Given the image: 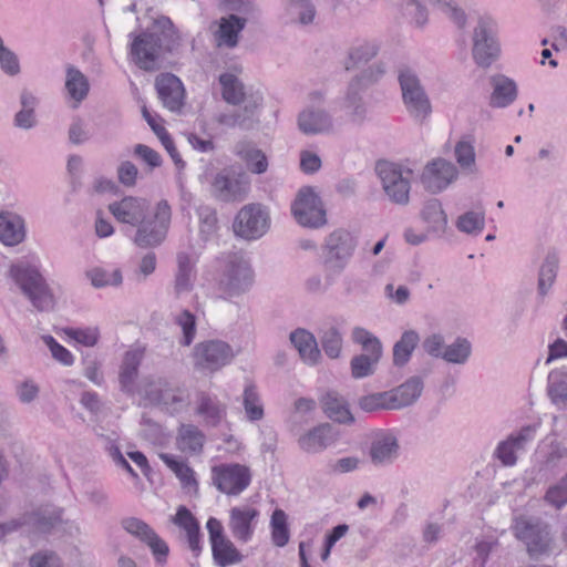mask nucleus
<instances>
[{
	"label": "nucleus",
	"instance_id": "obj_1",
	"mask_svg": "<svg viewBox=\"0 0 567 567\" xmlns=\"http://www.w3.org/2000/svg\"><path fill=\"white\" fill-rule=\"evenodd\" d=\"M213 285L217 296L233 300L248 292L254 285V270L249 259L238 251L225 252L214 262Z\"/></svg>",
	"mask_w": 567,
	"mask_h": 567
},
{
	"label": "nucleus",
	"instance_id": "obj_2",
	"mask_svg": "<svg viewBox=\"0 0 567 567\" xmlns=\"http://www.w3.org/2000/svg\"><path fill=\"white\" fill-rule=\"evenodd\" d=\"M175 37L171 19L164 16L157 18L150 31L136 37L132 42V59L141 69L153 70L161 49L169 50Z\"/></svg>",
	"mask_w": 567,
	"mask_h": 567
},
{
	"label": "nucleus",
	"instance_id": "obj_3",
	"mask_svg": "<svg viewBox=\"0 0 567 567\" xmlns=\"http://www.w3.org/2000/svg\"><path fill=\"white\" fill-rule=\"evenodd\" d=\"M9 277L34 308L40 311H49L54 308L55 299L50 286L41 274L39 260H21L11 265Z\"/></svg>",
	"mask_w": 567,
	"mask_h": 567
},
{
	"label": "nucleus",
	"instance_id": "obj_4",
	"mask_svg": "<svg viewBox=\"0 0 567 567\" xmlns=\"http://www.w3.org/2000/svg\"><path fill=\"white\" fill-rule=\"evenodd\" d=\"M358 247L357 237L346 228L330 231L321 245V262L327 277L340 276L350 265Z\"/></svg>",
	"mask_w": 567,
	"mask_h": 567
},
{
	"label": "nucleus",
	"instance_id": "obj_5",
	"mask_svg": "<svg viewBox=\"0 0 567 567\" xmlns=\"http://www.w3.org/2000/svg\"><path fill=\"white\" fill-rule=\"evenodd\" d=\"M501 55L497 21L491 14H482L472 32V59L477 66L488 69Z\"/></svg>",
	"mask_w": 567,
	"mask_h": 567
},
{
	"label": "nucleus",
	"instance_id": "obj_6",
	"mask_svg": "<svg viewBox=\"0 0 567 567\" xmlns=\"http://www.w3.org/2000/svg\"><path fill=\"white\" fill-rule=\"evenodd\" d=\"M374 169L385 197L395 205H408L413 171L405 165L390 161L377 162Z\"/></svg>",
	"mask_w": 567,
	"mask_h": 567
},
{
	"label": "nucleus",
	"instance_id": "obj_7",
	"mask_svg": "<svg viewBox=\"0 0 567 567\" xmlns=\"http://www.w3.org/2000/svg\"><path fill=\"white\" fill-rule=\"evenodd\" d=\"M172 219L171 206L166 200L156 204L153 210L136 226L132 241L140 248H155L166 239Z\"/></svg>",
	"mask_w": 567,
	"mask_h": 567
},
{
	"label": "nucleus",
	"instance_id": "obj_8",
	"mask_svg": "<svg viewBox=\"0 0 567 567\" xmlns=\"http://www.w3.org/2000/svg\"><path fill=\"white\" fill-rule=\"evenodd\" d=\"M398 81L408 114L415 121H425L432 113V104L417 73L411 68H401Z\"/></svg>",
	"mask_w": 567,
	"mask_h": 567
},
{
	"label": "nucleus",
	"instance_id": "obj_9",
	"mask_svg": "<svg viewBox=\"0 0 567 567\" xmlns=\"http://www.w3.org/2000/svg\"><path fill=\"white\" fill-rule=\"evenodd\" d=\"M514 535L524 543L530 557L550 554L555 546L550 527L539 519L518 516L513 524Z\"/></svg>",
	"mask_w": 567,
	"mask_h": 567
},
{
	"label": "nucleus",
	"instance_id": "obj_10",
	"mask_svg": "<svg viewBox=\"0 0 567 567\" xmlns=\"http://www.w3.org/2000/svg\"><path fill=\"white\" fill-rule=\"evenodd\" d=\"M290 209L296 223L303 228L320 229L328 224L324 204L311 186H303L297 192Z\"/></svg>",
	"mask_w": 567,
	"mask_h": 567
},
{
	"label": "nucleus",
	"instance_id": "obj_11",
	"mask_svg": "<svg viewBox=\"0 0 567 567\" xmlns=\"http://www.w3.org/2000/svg\"><path fill=\"white\" fill-rule=\"evenodd\" d=\"M309 103L305 105L297 116L298 130L308 136L331 134L334 130L332 115L320 106L323 94L313 91L308 95Z\"/></svg>",
	"mask_w": 567,
	"mask_h": 567
},
{
	"label": "nucleus",
	"instance_id": "obj_12",
	"mask_svg": "<svg viewBox=\"0 0 567 567\" xmlns=\"http://www.w3.org/2000/svg\"><path fill=\"white\" fill-rule=\"evenodd\" d=\"M251 471L247 465L239 463H223L212 467L210 480L213 485L223 494L238 496L251 483Z\"/></svg>",
	"mask_w": 567,
	"mask_h": 567
},
{
	"label": "nucleus",
	"instance_id": "obj_13",
	"mask_svg": "<svg viewBox=\"0 0 567 567\" xmlns=\"http://www.w3.org/2000/svg\"><path fill=\"white\" fill-rule=\"evenodd\" d=\"M235 355L234 349L227 342L206 340L195 346L192 359L196 369L213 373L228 365Z\"/></svg>",
	"mask_w": 567,
	"mask_h": 567
},
{
	"label": "nucleus",
	"instance_id": "obj_14",
	"mask_svg": "<svg viewBox=\"0 0 567 567\" xmlns=\"http://www.w3.org/2000/svg\"><path fill=\"white\" fill-rule=\"evenodd\" d=\"M145 399L151 404L159 405L169 413L183 410L188 403V393L165 379L148 381L143 389Z\"/></svg>",
	"mask_w": 567,
	"mask_h": 567
},
{
	"label": "nucleus",
	"instance_id": "obj_15",
	"mask_svg": "<svg viewBox=\"0 0 567 567\" xmlns=\"http://www.w3.org/2000/svg\"><path fill=\"white\" fill-rule=\"evenodd\" d=\"M269 225V214L265 207L259 204H248L237 213L233 228L238 237L254 240L264 236Z\"/></svg>",
	"mask_w": 567,
	"mask_h": 567
},
{
	"label": "nucleus",
	"instance_id": "obj_16",
	"mask_svg": "<svg viewBox=\"0 0 567 567\" xmlns=\"http://www.w3.org/2000/svg\"><path fill=\"white\" fill-rule=\"evenodd\" d=\"M260 518V511L251 504H240L229 509L228 529L236 542L247 544L252 540Z\"/></svg>",
	"mask_w": 567,
	"mask_h": 567
},
{
	"label": "nucleus",
	"instance_id": "obj_17",
	"mask_svg": "<svg viewBox=\"0 0 567 567\" xmlns=\"http://www.w3.org/2000/svg\"><path fill=\"white\" fill-rule=\"evenodd\" d=\"M212 189L224 202H241L250 189V181L243 172L224 169L214 177Z\"/></svg>",
	"mask_w": 567,
	"mask_h": 567
},
{
	"label": "nucleus",
	"instance_id": "obj_18",
	"mask_svg": "<svg viewBox=\"0 0 567 567\" xmlns=\"http://www.w3.org/2000/svg\"><path fill=\"white\" fill-rule=\"evenodd\" d=\"M122 526L130 535L150 548L156 564L164 565L166 563L169 547L148 524L140 518L128 517L122 522Z\"/></svg>",
	"mask_w": 567,
	"mask_h": 567
},
{
	"label": "nucleus",
	"instance_id": "obj_19",
	"mask_svg": "<svg viewBox=\"0 0 567 567\" xmlns=\"http://www.w3.org/2000/svg\"><path fill=\"white\" fill-rule=\"evenodd\" d=\"M536 431V425H526L511 433L505 440L498 442L493 456L504 466H514L517 463L518 454L525 451L526 445L535 439Z\"/></svg>",
	"mask_w": 567,
	"mask_h": 567
},
{
	"label": "nucleus",
	"instance_id": "obj_20",
	"mask_svg": "<svg viewBox=\"0 0 567 567\" xmlns=\"http://www.w3.org/2000/svg\"><path fill=\"white\" fill-rule=\"evenodd\" d=\"M457 176L458 171L453 163L444 158H435L425 165L421 174V182L430 192L439 193L454 182Z\"/></svg>",
	"mask_w": 567,
	"mask_h": 567
},
{
	"label": "nucleus",
	"instance_id": "obj_21",
	"mask_svg": "<svg viewBox=\"0 0 567 567\" xmlns=\"http://www.w3.org/2000/svg\"><path fill=\"white\" fill-rule=\"evenodd\" d=\"M109 210L117 221L135 227L150 213L151 205L146 198L125 196L111 203Z\"/></svg>",
	"mask_w": 567,
	"mask_h": 567
},
{
	"label": "nucleus",
	"instance_id": "obj_22",
	"mask_svg": "<svg viewBox=\"0 0 567 567\" xmlns=\"http://www.w3.org/2000/svg\"><path fill=\"white\" fill-rule=\"evenodd\" d=\"M337 441L332 426L328 423L318 424L303 431L297 437L299 450L306 454H320Z\"/></svg>",
	"mask_w": 567,
	"mask_h": 567
},
{
	"label": "nucleus",
	"instance_id": "obj_23",
	"mask_svg": "<svg viewBox=\"0 0 567 567\" xmlns=\"http://www.w3.org/2000/svg\"><path fill=\"white\" fill-rule=\"evenodd\" d=\"M61 511L44 509L27 514L20 519L0 524V538L14 530L23 529L27 525L37 530H47L61 519Z\"/></svg>",
	"mask_w": 567,
	"mask_h": 567
},
{
	"label": "nucleus",
	"instance_id": "obj_24",
	"mask_svg": "<svg viewBox=\"0 0 567 567\" xmlns=\"http://www.w3.org/2000/svg\"><path fill=\"white\" fill-rule=\"evenodd\" d=\"M399 441L391 431L378 432L371 441L369 456L377 466L392 463L399 455Z\"/></svg>",
	"mask_w": 567,
	"mask_h": 567
},
{
	"label": "nucleus",
	"instance_id": "obj_25",
	"mask_svg": "<svg viewBox=\"0 0 567 567\" xmlns=\"http://www.w3.org/2000/svg\"><path fill=\"white\" fill-rule=\"evenodd\" d=\"M156 90L163 105L172 112L182 109L185 89L182 81L174 74L164 73L156 78Z\"/></svg>",
	"mask_w": 567,
	"mask_h": 567
},
{
	"label": "nucleus",
	"instance_id": "obj_26",
	"mask_svg": "<svg viewBox=\"0 0 567 567\" xmlns=\"http://www.w3.org/2000/svg\"><path fill=\"white\" fill-rule=\"evenodd\" d=\"M492 92L489 105L496 109L509 106L517 97L518 87L516 82L505 74H493L489 76Z\"/></svg>",
	"mask_w": 567,
	"mask_h": 567
},
{
	"label": "nucleus",
	"instance_id": "obj_27",
	"mask_svg": "<svg viewBox=\"0 0 567 567\" xmlns=\"http://www.w3.org/2000/svg\"><path fill=\"white\" fill-rule=\"evenodd\" d=\"M27 237L25 221L17 213L0 212V241L6 246H17Z\"/></svg>",
	"mask_w": 567,
	"mask_h": 567
},
{
	"label": "nucleus",
	"instance_id": "obj_28",
	"mask_svg": "<svg viewBox=\"0 0 567 567\" xmlns=\"http://www.w3.org/2000/svg\"><path fill=\"white\" fill-rule=\"evenodd\" d=\"M289 339L306 364L316 365L320 362L321 352L315 336L310 331L301 328L296 329L290 333Z\"/></svg>",
	"mask_w": 567,
	"mask_h": 567
},
{
	"label": "nucleus",
	"instance_id": "obj_29",
	"mask_svg": "<svg viewBox=\"0 0 567 567\" xmlns=\"http://www.w3.org/2000/svg\"><path fill=\"white\" fill-rule=\"evenodd\" d=\"M421 220L426 225V233L437 237L443 236L447 229V216L439 199H429L420 212Z\"/></svg>",
	"mask_w": 567,
	"mask_h": 567
},
{
	"label": "nucleus",
	"instance_id": "obj_30",
	"mask_svg": "<svg viewBox=\"0 0 567 567\" xmlns=\"http://www.w3.org/2000/svg\"><path fill=\"white\" fill-rule=\"evenodd\" d=\"M247 20L236 14L224 17L219 20L215 32V41L219 48H235L239 41V34L244 30Z\"/></svg>",
	"mask_w": 567,
	"mask_h": 567
},
{
	"label": "nucleus",
	"instance_id": "obj_31",
	"mask_svg": "<svg viewBox=\"0 0 567 567\" xmlns=\"http://www.w3.org/2000/svg\"><path fill=\"white\" fill-rule=\"evenodd\" d=\"M424 383L420 377H411L401 385L389 391L393 410L413 404L422 394Z\"/></svg>",
	"mask_w": 567,
	"mask_h": 567
},
{
	"label": "nucleus",
	"instance_id": "obj_32",
	"mask_svg": "<svg viewBox=\"0 0 567 567\" xmlns=\"http://www.w3.org/2000/svg\"><path fill=\"white\" fill-rule=\"evenodd\" d=\"M64 89L73 107H78L80 103L86 99L90 91V83L87 78L80 70L69 66L65 71Z\"/></svg>",
	"mask_w": 567,
	"mask_h": 567
},
{
	"label": "nucleus",
	"instance_id": "obj_33",
	"mask_svg": "<svg viewBox=\"0 0 567 567\" xmlns=\"http://www.w3.org/2000/svg\"><path fill=\"white\" fill-rule=\"evenodd\" d=\"M85 278L96 289L120 287L123 282L122 271L115 266H92L85 270Z\"/></svg>",
	"mask_w": 567,
	"mask_h": 567
},
{
	"label": "nucleus",
	"instance_id": "obj_34",
	"mask_svg": "<svg viewBox=\"0 0 567 567\" xmlns=\"http://www.w3.org/2000/svg\"><path fill=\"white\" fill-rule=\"evenodd\" d=\"M143 357L144 351L140 348H133L125 352L120 369V383L124 391L132 392L134 390L138 367Z\"/></svg>",
	"mask_w": 567,
	"mask_h": 567
},
{
	"label": "nucleus",
	"instance_id": "obj_35",
	"mask_svg": "<svg viewBox=\"0 0 567 567\" xmlns=\"http://www.w3.org/2000/svg\"><path fill=\"white\" fill-rule=\"evenodd\" d=\"M316 17V8L310 0H285L281 19L287 23L309 24Z\"/></svg>",
	"mask_w": 567,
	"mask_h": 567
},
{
	"label": "nucleus",
	"instance_id": "obj_36",
	"mask_svg": "<svg viewBox=\"0 0 567 567\" xmlns=\"http://www.w3.org/2000/svg\"><path fill=\"white\" fill-rule=\"evenodd\" d=\"M196 413L209 426H217L226 417L227 406L216 396L202 394L198 399Z\"/></svg>",
	"mask_w": 567,
	"mask_h": 567
},
{
	"label": "nucleus",
	"instance_id": "obj_37",
	"mask_svg": "<svg viewBox=\"0 0 567 567\" xmlns=\"http://www.w3.org/2000/svg\"><path fill=\"white\" fill-rule=\"evenodd\" d=\"M159 458L165 465L176 475L181 485L188 493H196L198 489V482L194 470L184 461L178 460L176 456L162 453Z\"/></svg>",
	"mask_w": 567,
	"mask_h": 567
},
{
	"label": "nucleus",
	"instance_id": "obj_38",
	"mask_svg": "<svg viewBox=\"0 0 567 567\" xmlns=\"http://www.w3.org/2000/svg\"><path fill=\"white\" fill-rule=\"evenodd\" d=\"M195 258L185 252L177 255V272L175 278V291L178 296L187 293L193 289Z\"/></svg>",
	"mask_w": 567,
	"mask_h": 567
},
{
	"label": "nucleus",
	"instance_id": "obj_39",
	"mask_svg": "<svg viewBox=\"0 0 567 567\" xmlns=\"http://www.w3.org/2000/svg\"><path fill=\"white\" fill-rule=\"evenodd\" d=\"M235 152L254 174H264L268 168V159L265 153L254 144L241 142L236 145Z\"/></svg>",
	"mask_w": 567,
	"mask_h": 567
},
{
	"label": "nucleus",
	"instance_id": "obj_40",
	"mask_svg": "<svg viewBox=\"0 0 567 567\" xmlns=\"http://www.w3.org/2000/svg\"><path fill=\"white\" fill-rule=\"evenodd\" d=\"M359 80H352L349 83L343 100V107L354 123H361L367 116V107L360 94L363 89L359 87Z\"/></svg>",
	"mask_w": 567,
	"mask_h": 567
},
{
	"label": "nucleus",
	"instance_id": "obj_41",
	"mask_svg": "<svg viewBox=\"0 0 567 567\" xmlns=\"http://www.w3.org/2000/svg\"><path fill=\"white\" fill-rule=\"evenodd\" d=\"M323 411L327 416L339 423H352L353 416L346 400L337 392H328L322 398Z\"/></svg>",
	"mask_w": 567,
	"mask_h": 567
},
{
	"label": "nucleus",
	"instance_id": "obj_42",
	"mask_svg": "<svg viewBox=\"0 0 567 567\" xmlns=\"http://www.w3.org/2000/svg\"><path fill=\"white\" fill-rule=\"evenodd\" d=\"M243 408L246 419L250 422L261 421L265 416L262 399L257 386L251 382L245 384L243 391Z\"/></svg>",
	"mask_w": 567,
	"mask_h": 567
},
{
	"label": "nucleus",
	"instance_id": "obj_43",
	"mask_svg": "<svg viewBox=\"0 0 567 567\" xmlns=\"http://www.w3.org/2000/svg\"><path fill=\"white\" fill-rule=\"evenodd\" d=\"M380 50V45L375 40L362 41L353 45L350 51L344 66L347 70H352L360 64L367 63L372 60Z\"/></svg>",
	"mask_w": 567,
	"mask_h": 567
},
{
	"label": "nucleus",
	"instance_id": "obj_44",
	"mask_svg": "<svg viewBox=\"0 0 567 567\" xmlns=\"http://www.w3.org/2000/svg\"><path fill=\"white\" fill-rule=\"evenodd\" d=\"M204 433L192 424H185L179 427L177 435V446L182 452L199 453L204 446Z\"/></svg>",
	"mask_w": 567,
	"mask_h": 567
},
{
	"label": "nucleus",
	"instance_id": "obj_45",
	"mask_svg": "<svg viewBox=\"0 0 567 567\" xmlns=\"http://www.w3.org/2000/svg\"><path fill=\"white\" fill-rule=\"evenodd\" d=\"M212 553L215 564L219 567H227L243 560L241 553L229 538L213 544Z\"/></svg>",
	"mask_w": 567,
	"mask_h": 567
},
{
	"label": "nucleus",
	"instance_id": "obj_46",
	"mask_svg": "<svg viewBox=\"0 0 567 567\" xmlns=\"http://www.w3.org/2000/svg\"><path fill=\"white\" fill-rule=\"evenodd\" d=\"M420 342V336L414 330H406L393 347V362L395 365H404L411 358Z\"/></svg>",
	"mask_w": 567,
	"mask_h": 567
},
{
	"label": "nucleus",
	"instance_id": "obj_47",
	"mask_svg": "<svg viewBox=\"0 0 567 567\" xmlns=\"http://www.w3.org/2000/svg\"><path fill=\"white\" fill-rule=\"evenodd\" d=\"M472 354V343L466 338H456L445 346L443 360L452 364H465Z\"/></svg>",
	"mask_w": 567,
	"mask_h": 567
},
{
	"label": "nucleus",
	"instance_id": "obj_48",
	"mask_svg": "<svg viewBox=\"0 0 567 567\" xmlns=\"http://www.w3.org/2000/svg\"><path fill=\"white\" fill-rule=\"evenodd\" d=\"M221 94L224 100L229 104H239L244 100V85L239 79L231 72L219 75Z\"/></svg>",
	"mask_w": 567,
	"mask_h": 567
},
{
	"label": "nucleus",
	"instance_id": "obj_49",
	"mask_svg": "<svg viewBox=\"0 0 567 567\" xmlns=\"http://www.w3.org/2000/svg\"><path fill=\"white\" fill-rule=\"evenodd\" d=\"M559 266V258L555 251L548 252L540 266L538 276V289L542 295H546L554 284Z\"/></svg>",
	"mask_w": 567,
	"mask_h": 567
},
{
	"label": "nucleus",
	"instance_id": "obj_50",
	"mask_svg": "<svg viewBox=\"0 0 567 567\" xmlns=\"http://www.w3.org/2000/svg\"><path fill=\"white\" fill-rule=\"evenodd\" d=\"M454 156L460 167L467 173L476 171L474 143L468 137L460 140L454 147Z\"/></svg>",
	"mask_w": 567,
	"mask_h": 567
},
{
	"label": "nucleus",
	"instance_id": "obj_51",
	"mask_svg": "<svg viewBox=\"0 0 567 567\" xmlns=\"http://www.w3.org/2000/svg\"><path fill=\"white\" fill-rule=\"evenodd\" d=\"M351 340L361 347L363 353L382 357V343L377 336L362 327H354Z\"/></svg>",
	"mask_w": 567,
	"mask_h": 567
},
{
	"label": "nucleus",
	"instance_id": "obj_52",
	"mask_svg": "<svg viewBox=\"0 0 567 567\" xmlns=\"http://www.w3.org/2000/svg\"><path fill=\"white\" fill-rule=\"evenodd\" d=\"M455 226L461 233L477 236L484 230L485 214L478 210L466 212L457 217Z\"/></svg>",
	"mask_w": 567,
	"mask_h": 567
},
{
	"label": "nucleus",
	"instance_id": "obj_53",
	"mask_svg": "<svg viewBox=\"0 0 567 567\" xmlns=\"http://www.w3.org/2000/svg\"><path fill=\"white\" fill-rule=\"evenodd\" d=\"M63 333L72 341L86 348L95 347L100 340V329L96 326L68 327Z\"/></svg>",
	"mask_w": 567,
	"mask_h": 567
},
{
	"label": "nucleus",
	"instance_id": "obj_54",
	"mask_svg": "<svg viewBox=\"0 0 567 567\" xmlns=\"http://www.w3.org/2000/svg\"><path fill=\"white\" fill-rule=\"evenodd\" d=\"M271 540L278 547H284L289 542V529L287 524V514L277 508L272 512L270 518Z\"/></svg>",
	"mask_w": 567,
	"mask_h": 567
},
{
	"label": "nucleus",
	"instance_id": "obj_55",
	"mask_svg": "<svg viewBox=\"0 0 567 567\" xmlns=\"http://www.w3.org/2000/svg\"><path fill=\"white\" fill-rule=\"evenodd\" d=\"M401 7L411 24L422 28L427 23L429 12L422 0H403Z\"/></svg>",
	"mask_w": 567,
	"mask_h": 567
},
{
	"label": "nucleus",
	"instance_id": "obj_56",
	"mask_svg": "<svg viewBox=\"0 0 567 567\" xmlns=\"http://www.w3.org/2000/svg\"><path fill=\"white\" fill-rule=\"evenodd\" d=\"M321 346L330 359H338L341 355L343 336L336 327H329L321 336Z\"/></svg>",
	"mask_w": 567,
	"mask_h": 567
},
{
	"label": "nucleus",
	"instance_id": "obj_57",
	"mask_svg": "<svg viewBox=\"0 0 567 567\" xmlns=\"http://www.w3.org/2000/svg\"><path fill=\"white\" fill-rule=\"evenodd\" d=\"M381 357L361 353L352 358L350 367L354 379H362L373 373Z\"/></svg>",
	"mask_w": 567,
	"mask_h": 567
},
{
	"label": "nucleus",
	"instance_id": "obj_58",
	"mask_svg": "<svg viewBox=\"0 0 567 567\" xmlns=\"http://www.w3.org/2000/svg\"><path fill=\"white\" fill-rule=\"evenodd\" d=\"M433 4L444 13L456 27L464 28L467 22L465 11L455 0H432Z\"/></svg>",
	"mask_w": 567,
	"mask_h": 567
},
{
	"label": "nucleus",
	"instance_id": "obj_59",
	"mask_svg": "<svg viewBox=\"0 0 567 567\" xmlns=\"http://www.w3.org/2000/svg\"><path fill=\"white\" fill-rule=\"evenodd\" d=\"M0 70L8 76H17L21 72L19 56L16 52L4 45L3 39L0 35Z\"/></svg>",
	"mask_w": 567,
	"mask_h": 567
},
{
	"label": "nucleus",
	"instance_id": "obj_60",
	"mask_svg": "<svg viewBox=\"0 0 567 567\" xmlns=\"http://www.w3.org/2000/svg\"><path fill=\"white\" fill-rule=\"evenodd\" d=\"M359 406L365 412L393 410L389 391L372 393L359 400Z\"/></svg>",
	"mask_w": 567,
	"mask_h": 567
},
{
	"label": "nucleus",
	"instance_id": "obj_61",
	"mask_svg": "<svg viewBox=\"0 0 567 567\" xmlns=\"http://www.w3.org/2000/svg\"><path fill=\"white\" fill-rule=\"evenodd\" d=\"M175 323L182 331L181 343L189 346L196 336V317L188 310H183L175 317Z\"/></svg>",
	"mask_w": 567,
	"mask_h": 567
},
{
	"label": "nucleus",
	"instance_id": "obj_62",
	"mask_svg": "<svg viewBox=\"0 0 567 567\" xmlns=\"http://www.w3.org/2000/svg\"><path fill=\"white\" fill-rule=\"evenodd\" d=\"M41 339L56 362L64 367L73 365L75 358L70 350L60 344L52 336L45 334Z\"/></svg>",
	"mask_w": 567,
	"mask_h": 567
},
{
	"label": "nucleus",
	"instance_id": "obj_63",
	"mask_svg": "<svg viewBox=\"0 0 567 567\" xmlns=\"http://www.w3.org/2000/svg\"><path fill=\"white\" fill-rule=\"evenodd\" d=\"M548 393L553 402L556 404L565 403L567 401V382L560 373H549Z\"/></svg>",
	"mask_w": 567,
	"mask_h": 567
},
{
	"label": "nucleus",
	"instance_id": "obj_64",
	"mask_svg": "<svg viewBox=\"0 0 567 567\" xmlns=\"http://www.w3.org/2000/svg\"><path fill=\"white\" fill-rule=\"evenodd\" d=\"M545 499L556 508H561L567 504V473L557 484L548 488L545 495Z\"/></svg>",
	"mask_w": 567,
	"mask_h": 567
}]
</instances>
